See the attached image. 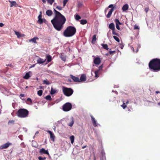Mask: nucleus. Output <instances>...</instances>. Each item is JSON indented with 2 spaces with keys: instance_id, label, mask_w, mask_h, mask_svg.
<instances>
[{
  "instance_id": "f257e3e1",
  "label": "nucleus",
  "mask_w": 160,
  "mask_h": 160,
  "mask_svg": "<svg viewBox=\"0 0 160 160\" xmlns=\"http://www.w3.org/2000/svg\"><path fill=\"white\" fill-rule=\"evenodd\" d=\"M55 17L51 21L54 28L58 31H61L63 28V25L66 22L65 17L59 12L54 9Z\"/></svg>"
},
{
  "instance_id": "f03ea898",
  "label": "nucleus",
  "mask_w": 160,
  "mask_h": 160,
  "mask_svg": "<svg viewBox=\"0 0 160 160\" xmlns=\"http://www.w3.org/2000/svg\"><path fill=\"white\" fill-rule=\"evenodd\" d=\"M149 69L154 72H158L160 71V59L153 58L148 64Z\"/></svg>"
},
{
  "instance_id": "7ed1b4c3",
  "label": "nucleus",
  "mask_w": 160,
  "mask_h": 160,
  "mask_svg": "<svg viewBox=\"0 0 160 160\" xmlns=\"http://www.w3.org/2000/svg\"><path fill=\"white\" fill-rule=\"evenodd\" d=\"M76 32L75 28L72 26H69L65 30L63 35L65 37H70L74 35Z\"/></svg>"
},
{
  "instance_id": "20e7f679",
  "label": "nucleus",
  "mask_w": 160,
  "mask_h": 160,
  "mask_svg": "<svg viewBox=\"0 0 160 160\" xmlns=\"http://www.w3.org/2000/svg\"><path fill=\"white\" fill-rule=\"evenodd\" d=\"M28 111L24 108H20L18 110L17 115L20 118H26L28 115Z\"/></svg>"
},
{
  "instance_id": "39448f33",
  "label": "nucleus",
  "mask_w": 160,
  "mask_h": 160,
  "mask_svg": "<svg viewBox=\"0 0 160 160\" xmlns=\"http://www.w3.org/2000/svg\"><path fill=\"white\" fill-rule=\"evenodd\" d=\"M62 91L64 95L67 97L71 96L73 92V91L70 88H68L64 86L62 87Z\"/></svg>"
},
{
  "instance_id": "423d86ee",
  "label": "nucleus",
  "mask_w": 160,
  "mask_h": 160,
  "mask_svg": "<svg viewBox=\"0 0 160 160\" xmlns=\"http://www.w3.org/2000/svg\"><path fill=\"white\" fill-rule=\"evenodd\" d=\"M72 108V105L70 102H66L62 106V110L64 112H67Z\"/></svg>"
},
{
  "instance_id": "0eeeda50",
  "label": "nucleus",
  "mask_w": 160,
  "mask_h": 160,
  "mask_svg": "<svg viewBox=\"0 0 160 160\" xmlns=\"http://www.w3.org/2000/svg\"><path fill=\"white\" fill-rule=\"evenodd\" d=\"M108 8H111V10L109 11V12H108V14L106 15L107 18H110L111 15H112V12L114 10V7L113 6V5L110 4L109 5V6H108Z\"/></svg>"
},
{
  "instance_id": "6e6552de",
  "label": "nucleus",
  "mask_w": 160,
  "mask_h": 160,
  "mask_svg": "<svg viewBox=\"0 0 160 160\" xmlns=\"http://www.w3.org/2000/svg\"><path fill=\"white\" fill-rule=\"evenodd\" d=\"M12 143L8 142L0 146V149H6L8 148L10 145H11Z\"/></svg>"
},
{
  "instance_id": "1a4fd4ad",
  "label": "nucleus",
  "mask_w": 160,
  "mask_h": 160,
  "mask_svg": "<svg viewBox=\"0 0 160 160\" xmlns=\"http://www.w3.org/2000/svg\"><path fill=\"white\" fill-rule=\"evenodd\" d=\"M101 62V60L99 57H96L93 60V63L96 65H98Z\"/></svg>"
},
{
  "instance_id": "9d476101",
  "label": "nucleus",
  "mask_w": 160,
  "mask_h": 160,
  "mask_svg": "<svg viewBox=\"0 0 160 160\" xmlns=\"http://www.w3.org/2000/svg\"><path fill=\"white\" fill-rule=\"evenodd\" d=\"M102 68H103V65H102L98 67V69L95 72V78H98L99 77V71L102 70Z\"/></svg>"
},
{
  "instance_id": "9b49d317",
  "label": "nucleus",
  "mask_w": 160,
  "mask_h": 160,
  "mask_svg": "<svg viewBox=\"0 0 160 160\" xmlns=\"http://www.w3.org/2000/svg\"><path fill=\"white\" fill-rule=\"evenodd\" d=\"M86 80V75L84 74H82L80 78L79 79L80 82H84Z\"/></svg>"
},
{
  "instance_id": "f8f14e48",
  "label": "nucleus",
  "mask_w": 160,
  "mask_h": 160,
  "mask_svg": "<svg viewBox=\"0 0 160 160\" xmlns=\"http://www.w3.org/2000/svg\"><path fill=\"white\" fill-rule=\"evenodd\" d=\"M70 78H71V79H72V80L75 82H80L79 78L78 77H76L72 75H70Z\"/></svg>"
},
{
  "instance_id": "ddd939ff",
  "label": "nucleus",
  "mask_w": 160,
  "mask_h": 160,
  "mask_svg": "<svg viewBox=\"0 0 160 160\" xmlns=\"http://www.w3.org/2000/svg\"><path fill=\"white\" fill-rule=\"evenodd\" d=\"M39 152H40V154H46L48 155H49V154L48 152V150H45L43 148L41 149L40 150V151H39Z\"/></svg>"
},
{
  "instance_id": "4468645a",
  "label": "nucleus",
  "mask_w": 160,
  "mask_h": 160,
  "mask_svg": "<svg viewBox=\"0 0 160 160\" xmlns=\"http://www.w3.org/2000/svg\"><path fill=\"white\" fill-rule=\"evenodd\" d=\"M48 132L50 136L51 140H52L53 141H54V138H55L54 134H53V133L52 132L50 131H48Z\"/></svg>"
},
{
  "instance_id": "2eb2a0df",
  "label": "nucleus",
  "mask_w": 160,
  "mask_h": 160,
  "mask_svg": "<svg viewBox=\"0 0 160 160\" xmlns=\"http://www.w3.org/2000/svg\"><path fill=\"white\" fill-rule=\"evenodd\" d=\"M91 120H92V123H93V126H94V127H97V122H96V121L95 120V118H93L92 115H91Z\"/></svg>"
},
{
  "instance_id": "dca6fc26",
  "label": "nucleus",
  "mask_w": 160,
  "mask_h": 160,
  "mask_svg": "<svg viewBox=\"0 0 160 160\" xmlns=\"http://www.w3.org/2000/svg\"><path fill=\"white\" fill-rule=\"evenodd\" d=\"M38 37H35L34 38L31 39H29V42H32L34 43H36V40H38Z\"/></svg>"
},
{
  "instance_id": "f3484780",
  "label": "nucleus",
  "mask_w": 160,
  "mask_h": 160,
  "mask_svg": "<svg viewBox=\"0 0 160 160\" xmlns=\"http://www.w3.org/2000/svg\"><path fill=\"white\" fill-rule=\"evenodd\" d=\"M9 2L10 3V7H12L13 6L16 7L17 6V3L15 1H10Z\"/></svg>"
},
{
  "instance_id": "a211bd4d",
  "label": "nucleus",
  "mask_w": 160,
  "mask_h": 160,
  "mask_svg": "<svg viewBox=\"0 0 160 160\" xmlns=\"http://www.w3.org/2000/svg\"><path fill=\"white\" fill-rule=\"evenodd\" d=\"M45 62V60H43V59L39 58L37 60V63L38 64H42Z\"/></svg>"
},
{
  "instance_id": "6ab92c4d",
  "label": "nucleus",
  "mask_w": 160,
  "mask_h": 160,
  "mask_svg": "<svg viewBox=\"0 0 160 160\" xmlns=\"http://www.w3.org/2000/svg\"><path fill=\"white\" fill-rule=\"evenodd\" d=\"M109 28L112 30H115L114 24L113 23H111L109 24Z\"/></svg>"
},
{
  "instance_id": "aec40b11",
  "label": "nucleus",
  "mask_w": 160,
  "mask_h": 160,
  "mask_svg": "<svg viewBox=\"0 0 160 160\" xmlns=\"http://www.w3.org/2000/svg\"><path fill=\"white\" fill-rule=\"evenodd\" d=\"M46 14L49 16H52V11L50 10H47L46 11Z\"/></svg>"
},
{
  "instance_id": "412c9836",
  "label": "nucleus",
  "mask_w": 160,
  "mask_h": 160,
  "mask_svg": "<svg viewBox=\"0 0 160 160\" xmlns=\"http://www.w3.org/2000/svg\"><path fill=\"white\" fill-rule=\"evenodd\" d=\"M128 9V5L127 4H126L122 7V10L123 11H126Z\"/></svg>"
},
{
  "instance_id": "4be33fe9",
  "label": "nucleus",
  "mask_w": 160,
  "mask_h": 160,
  "mask_svg": "<svg viewBox=\"0 0 160 160\" xmlns=\"http://www.w3.org/2000/svg\"><path fill=\"white\" fill-rule=\"evenodd\" d=\"M74 123V119L73 118H72L70 119V122L69 123V124H68V125L70 126L71 127H72Z\"/></svg>"
},
{
  "instance_id": "5701e85b",
  "label": "nucleus",
  "mask_w": 160,
  "mask_h": 160,
  "mask_svg": "<svg viewBox=\"0 0 160 160\" xmlns=\"http://www.w3.org/2000/svg\"><path fill=\"white\" fill-rule=\"evenodd\" d=\"M46 21V20L45 19H38L37 22H38V23L39 24H42L43 22H44Z\"/></svg>"
},
{
  "instance_id": "b1692460",
  "label": "nucleus",
  "mask_w": 160,
  "mask_h": 160,
  "mask_svg": "<svg viewBox=\"0 0 160 160\" xmlns=\"http://www.w3.org/2000/svg\"><path fill=\"white\" fill-rule=\"evenodd\" d=\"M96 40H97V38H96V35H93V37H92V44H95L96 42Z\"/></svg>"
},
{
  "instance_id": "393cba45",
  "label": "nucleus",
  "mask_w": 160,
  "mask_h": 160,
  "mask_svg": "<svg viewBox=\"0 0 160 160\" xmlns=\"http://www.w3.org/2000/svg\"><path fill=\"white\" fill-rule=\"evenodd\" d=\"M15 34H16V35L17 36V37H18V38H20L24 35H21L20 33L18 32L15 31Z\"/></svg>"
},
{
  "instance_id": "a878e982",
  "label": "nucleus",
  "mask_w": 160,
  "mask_h": 160,
  "mask_svg": "<svg viewBox=\"0 0 160 160\" xmlns=\"http://www.w3.org/2000/svg\"><path fill=\"white\" fill-rule=\"evenodd\" d=\"M102 47H103V48L107 50H108V46L107 44H101Z\"/></svg>"
},
{
  "instance_id": "bb28decb",
  "label": "nucleus",
  "mask_w": 160,
  "mask_h": 160,
  "mask_svg": "<svg viewBox=\"0 0 160 160\" xmlns=\"http://www.w3.org/2000/svg\"><path fill=\"white\" fill-rule=\"evenodd\" d=\"M114 22L116 23V25H122V23L120 22L119 20L117 19H116L114 20Z\"/></svg>"
},
{
  "instance_id": "cd10ccee",
  "label": "nucleus",
  "mask_w": 160,
  "mask_h": 160,
  "mask_svg": "<svg viewBox=\"0 0 160 160\" xmlns=\"http://www.w3.org/2000/svg\"><path fill=\"white\" fill-rule=\"evenodd\" d=\"M46 59H47V62H49L52 60V57L50 55H48L46 56Z\"/></svg>"
},
{
  "instance_id": "c85d7f7f",
  "label": "nucleus",
  "mask_w": 160,
  "mask_h": 160,
  "mask_svg": "<svg viewBox=\"0 0 160 160\" xmlns=\"http://www.w3.org/2000/svg\"><path fill=\"white\" fill-rule=\"evenodd\" d=\"M60 58L63 61H66V56L64 54H61V55H60Z\"/></svg>"
},
{
  "instance_id": "c756f323",
  "label": "nucleus",
  "mask_w": 160,
  "mask_h": 160,
  "mask_svg": "<svg viewBox=\"0 0 160 160\" xmlns=\"http://www.w3.org/2000/svg\"><path fill=\"white\" fill-rule=\"evenodd\" d=\"M77 5L78 8H81L82 7V3L80 1H77Z\"/></svg>"
},
{
  "instance_id": "7c9ffc66",
  "label": "nucleus",
  "mask_w": 160,
  "mask_h": 160,
  "mask_svg": "<svg viewBox=\"0 0 160 160\" xmlns=\"http://www.w3.org/2000/svg\"><path fill=\"white\" fill-rule=\"evenodd\" d=\"M80 23L82 25H85L87 23V21L85 19H82L80 21Z\"/></svg>"
},
{
  "instance_id": "2f4dec72",
  "label": "nucleus",
  "mask_w": 160,
  "mask_h": 160,
  "mask_svg": "<svg viewBox=\"0 0 160 160\" xmlns=\"http://www.w3.org/2000/svg\"><path fill=\"white\" fill-rule=\"evenodd\" d=\"M70 140H71V143L72 144L74 141V137L73 135H72L70 137Z\"/></svg>"
},
{
  "instance_id": "473e14b6",
  "label": "nucleus",
  "mask_w": 160,
  "mask_h": 160,
  "mask_svg": "<svg viewBox=\"0 0 160 160\" xmlns=\"http://www.w3.org/2000/svg\"><path fill=\"white\" fill-rule=\"evenodd\" d=\"M56 92V90L53 88H51L50 94L53 95L55 94Z\"/></svg>"
},
{
  "instance_id": "72a5a7b5",
  "label": "nucleus",
  "mask_w": 160,
  "mask_h": 160,
  "mask_svg": "<svg viewBox=\"0 0 160 160\" xmlns=\"http://www.w3.org/2000/svg\"><path fill=\"white\" fill-rule=\"evenodd\" d=\"M30 77L29 73L28 72L24 76V78L26 79H28Z\"/></svg>"
},
{
  "instance_id": "f704fd0d",
  "label": "nucleus",
  "mask_w": 160,
  "mask_h": 160,
  "mask_svg": "<svg viewBox=\"0 0 160 160\" xmlns=\"http://www.w3.org/2000/svg\"><path fill=\"white\" fill-rule=\"evenodd\" d=\"M43 91L42 90H39L37 92V95L39 96H42V94Z\"/></svg>"
},
{
  "instance_id": "c9c22d12",
  "label": "nucleus",
  "mask_w": 160,
  "mask_h": 160,
  "mask_svg": "<svg viewBox=\"0 0 160 160\" xmlns=\"http://www.w3.org/2000/svg\"><path fill=\"white\" fill-rule=\"evenodd\" d=\"M50 82L49 81L47 80H44L43 81V84H46V85H48L50 84Z\"/></svg>"
},
{
  "instance_id": "e433bc0d",
  "label": "nucleus",
  "mask_w": 160,
  "mask_h": 160,
  "mask_svg": "<svg viewBox=\"0 0 160 160\" xmlns=\"http://www.w3.org/2000/svg\"><path fill=\"white\" fill-rule=\"evenodd\" d=\"M48 1V3L50 5H52L53 2L54 1V0H46Z\"/></svg>"
},
{
  "instance_id": "4c0bfd02",
  "label": "nucleus",
  "mask_w": 160,
  "mask_h": 160,
  "mask_svg": "<svg viewBox=\"0 0 160 160\" xmlns=\"http://www.w3.org/2000/svg\"><path fill=\"white\" fill-rule=\"evenodd\" d=\"M14 120H9L8 121V125H9L11 124H14Z\"/></svg>"
},
{
  "instance_id": "58836bf2",
  "label": "nucleus",
  "mask_w": 160,
  "mask_h": 160,
  "mask_svg": "<svg viewBox=\"0 0 160 160\" xmlns=\"http://www.w3.org/2000/svg\"><path fill=\"white\" fill-rule=\"evenodd\" d=\"M113 38L114 39H115V40H116V41H117V42H120V40L119 39V38L118 37L113 36Z\"/></svg>"
},
{
  "instance_id": "ea45409f",
  "label": "nucleus",
  "mask_w": 160,
  "mask_h": 160,
  "mask_svg": "<svg viewBox=\"0 0 160 160\" xmlns=\"http://www.w3.org/2000/svg\"><path fill=\"white\" fill-rule=\"evenodd\" d=\"M45 98L48 100H51V99H52L51 96L49 95H48L46 96V98Z\"/></svg>"
},
{
  "instance_id": "a19ab883",
  "label": "nucleus",
  "mask_w": 160,
  "mask_h": 160,
  "mask_svg": "<svg viewBox=\"0 0 160 160\" xmlns=\"http://www.w3.org/2000/svg\"><path fill=\"white\" fill-rule=\"evenodd\" d=\"M115 53V51H111V49H110V50H109V53H110V55H113L114 54V53Z\"/></svg>"
},
{
  "instance_id": "79ce46f5",
  "label": "nucleus",
  "mask_w": 160,
  "mask_h": 160,
  "mask_svg": "<svg viewBox=\"0 0 160 160\" xmlns=\"http://www.w3.org/2000/svg\"><path fill=\"white\" fill-rule=\"evenodd\" d=\"M75 19L76 20H78L81 19V17H80L79 15H76V16H75Z\"/></svg>"
},
{
  "instance_id": "37998d69",
  "label": "nucleus",
  "mask_w": 160,
  "mask_h": 160,
  "mask_svg": "<svg viewBox=\"0 0 160 160\" xmlns=\"http://www.w3.org/2000/svg\"><path fill=\"white\" fill-rule=\"evenodd\" d=\"M46 159V158L45 157H44L42 158L41 156H39L38 157V160H45Z\"/></svg>"
},
{
  "instance_id": "c03bdc74",
  "label": "nucleus",
  "mask_w": 160,
  "mask_h": 160,
  "mask_svg": "<svg viewBox=\"0 0 160 160\" xmlns=\"http://www.w3.org/2000/svg\"><path fill=\"white\" fill-rule=\"evenodd\" d=\"M27 101L28 102H30V103H28V104H31L32 103V100L31 98H28L27 99Z\"/></svg>"
},
{
  "instance_id": "a18cd8bd",
  "label": "nucleus",
  "mask_w": 160,
  "mask_h": 160,
  "mask_svg": "<svg viewBox=\"0 0 160 160\" xmlns=\"http://www.w3.org/2000/svg\"><path fill=\"white\" fill-rule=\"evenodd\" d=\"M112 35H114L118 36V33L116 32L115 31V30H112Z\"/></svg>"
},
{
  "instance_id": "49530a36",
  "label": "nucleus",
  "mask_w": 160,
  "mask_h": 160,
  "mask_svg": "<svg viewBox=\"0 0 160 160\" xmlns=\"http://www.w3.org/2000/svg\"><path fill=\"white\" fill-rule=\"evenodd\" d=\"M68 0H63V7H65L66 5V4L68 2Z\"/></svg>"
},
{
  "instance_id": "de8ad7c7",
  "label": "nucleus",
  "mask_w": 160,
  "mask_h": 160,
  "mask_svg": "<svg viewBox=\"0 0 160 160\" xmlns=\"http://www.w3.org/2000/svg\"><path fill=\"white\" fill-rule=\"evenodd\" d=\"M121 107L123 108V109H125L127 107V105H125V103H123V104L121 105Z\"/></svg>"
},
{
  "instance_id": "09e8293b",
  "label": "nucleus",
  "mask_w": 160,
  "mask_h": 160,
  "mask_svg": "<svg viewBox=\"0 0 160 160\" xmlns=\"http://www.w3.org/2000/svg\"><path fill=\"white\" fill-rule=\"evenodd\" d=\"M56 8L58 10H62V7L60 6H58L56 7Z\"/></svg>"
},
{
  "instance_id": "8fccbe9b",
  "label": "nucleus",
  "mask_w": 160,
  "mask_h": 160,
  "mask_svg": "<svg viewBox=\"0 0 160 160\" xmlns=\"http://www.w3.org/2000/svg\"><path fill=\"white\" fill-rule=\"evenodd\" d=\"M144 11H145V12L146 13H147V12L148 11V7H146L145 8V9H144Z\"/></svg>"
},
{
  "instance_id": "3c124183",
  "label": "nucleus",
  "mask_w": 160,
  "mask_h": 160,
  "mask_svg": "<svg viewBox=\"0 0 160 160\" xmlns=\"http://www.w3.org/2000/svg\"><path fill=\"white\" fill-rule=\"evenodd\" d=\"M42 14H41L40 15H39V16H38V19H42Z\"/></svg>"
},
{
  "instance_id": "603ef678",
  "label": "nucleus",
  "mask_w": 160,
  "mask_h": 160,
  "mask_svg": "<svg viewBox=\"0 0 160 160\" xmlns=\"http://www.w3.org/2000/svg\"><path fill=\"white\" fill-rule=\"evenodd\" d=\"M116 25V28H117V29L118 30H120V27L119 26V25L117 24Z\"/></svg>"
},
{
  "instance_id": "864d4df0",
  "label": "nucleus",
  "mask_w": 160,
  "mask_h": 160,
  "mask_svg": "<svg viewBox=\"0 0 160 160\" xmlns=\"http://www.w3.org/2000/svg\"><path fill=\"white\" fill-rule=\"evenodd\" d=\"M4 25V24L2 23H0V27H2Z\"/></svg>"
},
{
  "instance_id": "5fc2aeb1",
  "label": "nucleus",
  "mask_w": 160,
  "mask_h": 160,
  "mask_svg": "<svg viewBox=\"0 0 160 160\" xmlns=\"http://www.w3.org/2000/svg\"><path fill=\"white\" fill-rule=\"evenodd\" d=\"M138 29V26L135 25L134 26V29Z\"/></svg>"
},
{
  "instance_id": "6e6d98bb",
  "label": "nucleus",
  "mask_w": 160,
  "mask_h": 160,
  "mask_svg": "<svg viewBox=\"0 0 160 160\" xmlns=\"http://www.w3.org/2000/svg\"><path fill=\"white\" fill-rule=\"evenodd\" d=\"M20 96L22 97H24V94H20Z\"/></svg>"
},
{
  "instance_id": "4d7b16f0",
  "label": "nucleus",
  "mask_w": 160,
  "mask_h": 160,
  "mask_svg": "<svg viewBox=\"0 0 160 160\" xmlns=\"http://www.w3.org/2000/svg\"><path fill=\"white\" fill-rule=\"evenodd\" d=\"M156 93L157 94L159 93V96H160V92L159 91H157L156 92Z\"/></svg>"
},
{
  "instance_id": "13d9d810",
  "label": "nucleus",
  "mask_w": 160,
  "mask_h": 160,
  "mask_svg": "<svg viewBox=\"0 0 160 160\" xmlns=\"http://www.w3.org/2000/svg\"><path fill=\"white\" fill-rule=\"evenodd\" d=\"M42 2H43V3H46V0H42Z\"/></svg>"
},
{
  "instance_id": "bf43d9fd",
  "label": "nucleus",
  "mask_w": 160,
  "mask_h": 160,
  "mask_svg": "<svg viewBox=\"0 0 160 160\" xmlns=\"http://www.w3.org/2000/svg\"><path fill=\"white\" fill-rule=\"evenodd\" d=\"M86 147H87V146L86 145H85V146H84L83 147H82V149H84L85 148H86Z\"/></svg>"
},
{
  "instance_id": "052dcab7",
  "label": "nucleus",
  "mask_w": 160,
  "mask_h": 160,
  "mask_svg": "<svg viewBox=\"0 0 160 160\" xmlns=\"http://www.w3.org/2000/svg\"><path fill=\"white\" fill-rule=\"evenodd\" d=\"M93 160H96V156L95 155H94V158H93Z\"/></svg>"
},
{
  "instance_id": "680f3d73",
  "label": "nucleus",
  "mask_w": 160,
  "mask_h": 160,
  "mask_svg": "<svg viewBox=\"0 0 160 160\" xmlns=\"http://www.w3.org/2000/svg\"><path fill=\"white\" fill-rule=\"evenodd\" d=\"M39 88H40V89H42V88H43V86H40V87H39Z\"/></svg>"
},
{
  "instance_id": "e2e57ef3",
  "label": "nucleus",
  "mask_w": 160,
  "mask_h": 160,
  "mask_svg": "<svg viewBox=\"0 0 160 160\" xmlns=\"http://www.w3.org/2000/svg\"><path fill=\"white\" fill-rule=\"evenodd\" d=\"M33 147L36 148L37 147V145H32Z\"/></svg>"
},
{
  "instance_id": "0e129e2a",
  "label": "nucleus",
  "mask_w": 160,
  "mask_h": 160,
  "mask_svg": "<svg viewBox=\"0 0 160 160\" xmlns=\"http://www.w3.org/2000/svg\"><path fill=\"white\" fill-rule=\"evenodd\" d=\"M131 49H132V50L133 51V52H134V48L133 47H131Z\"/></svg>"
},
{
  "instance_id": "69168bd1",
  "label": "nucleus",
  "mask_w": 160,
  "mask_h": 160,
  "mask_svg": "<svg viewBox=\"0 0 160 160\" xmlns=\"http://www.w3.org/2000/svg\"><path fill=\"white\" fill-rule=\"evenodd\" d=\"M110 55L109 54V53H107L106 54V55H107V56H108V55Z\"/></svg>"
},
{
  "instance_id": "338daca9",
  "label": "nucleus",
  "mask_w": 160,
  "mask_h": 160,
  "mask_svg": "<svg viewBox=\"0 0 160 160\" xmlns=\"http://www.w3.org/2000/svg\"><path fill=\"white\" fill-rule=\"evenodd\" d=\"M158 105L159 106H160V102H158Z\"/></svg>"
},
{
  "instance_id": "774afa93",
  "label": "nucleus",
  "mask_w": 160,
  "mask_h": 160,
  "mask_svg": "<svg viewBox=\"0 0 160 160\" xmlns=\"http://www.w3.org/2000/svg\"><path fill=\"white\" fill-rule=\"evenodd\" d=\"M34 66H35V65H34V64H33V65H32V67H34Z\"/></svg>"
}]
</instances>
